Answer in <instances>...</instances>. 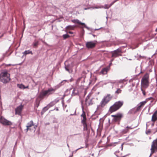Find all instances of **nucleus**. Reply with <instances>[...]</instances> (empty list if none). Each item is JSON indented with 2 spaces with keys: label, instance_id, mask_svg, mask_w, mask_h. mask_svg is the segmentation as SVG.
Segmentation results:
<instances>
[{
  "label": "nucleus",
  "instance_id": "nucleus-12",
  "mask_svg": "<svg viewBox=\"0 0 157 157\" xmlns=\"http://www.w3.org/2000/svg\"><path fill=\"white\" fill-rule=\"evenodd\" d=\"M112 116L114 117V120L116 121H117L120 120L122 116V115L121 113H118L115 115H112Z\"/></svg>",
  "mask_w": 157,
  "mask_h": 157
},
{
  "label": "nucleus",
  "instance_id": "nucleus-42",
  "mask_svg": "<svg viewBox=\"0 0 157 157\" xmlns=\"http://www.w3.org/2000/svg\"><path fill=\"white\" fill-rule=\"evenodd\" d=\"M65 69L69 73L70 72V71L69 70V67L68 66H66L65 67Z\"/></svg>",
  "mask_w": 157,
  "mask_h": 157
},
{
  "label": "nucleus",
  "instance_id": "nucleus-64",
  "mask_svg": "<svg viewBox=\"0 0 157 157\" xmlns=\"http://www.w3.org/2000/svg\"><path fill=\"white\" fill-rule=\"evenodd\" d=\"M70 81H71V80H70Z\"/></svg>",
  "mask_w": 157,
  "mask_h": 157
},
{
  "label": "nucleus",
  "instance_id": "nucleus-62",
  "mask_svg": "<svg viewBox=\"0 0 157 157\" xmlns=\"http://www.w3.org/2000/svg\"><path fill=\"white\" fill-rule=\"evenodd\" d=\"M92 83V82H90V83Z\"/></svg>",
  "mask_w": 157,
  "mask_h": 157
},
{
  "label": "nucleus",
  "instance_id": "nucleus-49",
  "mask_svg": "<svg viewBox=\"0 0 157 157\" xmlns=\"http://www.w3.org/2000/svg\"><path fill=\"white\" fill-rule=\"evenodd\" d=\"M29 128L28 127H27V128L26 129V132H27L29 129H29Z\"/></svg>",
  "mask_w": 157,
  "mask_h": 157
},
{
  "label": "nucleus",
  "instance_id": "nucleus-16",
  "mask_svg": "<svg viewBox=\"0 0 157 157\" xmlns=\"http://www.w3.org/2000/svg\"><path fill=\"white\" fill-rule=\"evenodd\" d=\"M147 102V101L146 100L141 102L139 103L137 105V107L139 108L140 110H141V108L142 107H143L144 105H145V104Z\"/></svg>",
  "mask_w": 157,
  "mask_h": 157
},
{
  "label": "nucleus",
  "instance_id": "nucleus-18",
  "mask_svg": "<svg viewBox=\"0 0 157 157\" xmlns=\"http://www.w3.org/2000/svg\"><path fill=\"white\" fill-rule=\"evenodd\" d=\"M41 100L40 99H36L35 103V108H38Z\"/></svg>",
  "mask_w": 157,
  "mask_h": 157
},
{
  "label": "nucleus",
  "instance_id": "nucleus-54",
  "mask_svg": "<svg viewBox=\"0 0 157 157\" xmlns=\"http://www.w3.org/2000/svg\"><path fill=\"white\" fill-rule=\"evenodd\" d=\"M70 100L69 99H68L67 101V102H68V103H69L70 102Z\"/></svg>",
  "mask_w": 157,
  "mask_h": 157
},
{
  "label": "nucleus",
  "instance_id": "nucleus-11",
  "mask_svg": "<svg viewBox=\"0 0 157 157\" xmlns=\"http://www.w3.org/2000/svg\"><path fill=\"white\" fill-rule=\"evenodd\" d=\"M110 101L109 99H102L100 103L99 106L103 107Z\"/></svg>",
  "mask_w": 157,
  "mask_h": 157
},
{
  "label": "nucleus",
  "instance_id": "nucleus-45",
  "mask_svg": "<svg viewBox=\"0 0 157 157\" xmlns=\"http://www.w3.org/2000/svg\"><path fill=\"white\" fill-rule=\"evenodd\" d=\"M45 112L43 110H42L41 112V114L42 115Z\"/></svg>",
  "mask_w": 157,
  "mask_h": 157
},
{
  "label": "nucleus",
  "instance_id": "nucleus-3",
  "mask_svg": "<svg viewBox=\"0 0 157 157\" xmlns=\"http://www.w3.org/2000/svg\"><path fill=\"white\" fill-rule=\"evenodd\" d=\"M149 74L146 73L141 80V87L147 88L149 86Z\"/></svg>",
  "mask_w": 157,
  "mask_h": 157
},
{
  "label": "nucleus",
  "instance_id": "nucleus-55",
  "mask_svg": "<svg viewBox=\"0 0 157 157\" xmlns=\"http://www.w3.org/2000/svg\"><path fill=\"white\" fill-rule=\"evenodd\" d=\"M100 29H100H95V30H98V29Z\"/></svg>",
  "mask_w": 157,
  "mask_h": 157
},
{
  "label": "nucleus",
  "instance_id": "nucleus-17",
  "mask_svg": "<svg viewBox=\"0 0 157 157\" xmlns=\"http://www.w3.org/2000/svg\"><path fill=\"white\" fill-rule=\"evenodd\" d=\"M157 110L153 114L151 117V121H155L157 119Z\"/></svg>",
  "mask_w": 157,
  "mask_h": 157
},
{
  "label": "nucleus",
  "instance_id": "nucleus-58",
  "mask_svg": "<svg viewBox=\"0 0 157 157\" xmlns=\"http://www.w3.org/2000/svg\"><path fill=\"white\" fill-rule=\"evenodd\" d=\"M88 9V8H85L84 9L86 10H87Z\"/></svg>",
  "mask_w": 157,
  "mask_h": 157
},
{
  "label": "nucleus",
  "instance_id": "nucleus-40",
  "mask_svg": "<svg viewBox=\"0 0 157 157\" xmlns=\"http://www.w3.org/2000/svg\"><path fill=\"white\" fill-rule=\"evenodd\" d=\"M82 78V77H80V78H79L76 81V84H78L79 82H80V81L81 80V79Z\"/></svg>",
  "mask_w": 157,
  "mask_h": 157
},
{
  "label": "nucleus",
  "instance_id": "nucleus-50",
  "mask_svg": "<svg viewBox=\"0 0 157 157\" xmlns=\"http://www.w3.org/2000/svg\"><path fill=\"white\" fill-rule=\"evenodd\" d=\"M68 33L70 34H73V33L71 31H69L68 32Z\"/></svg>",
  "mask_w": 157,
  "mask_h": 157
},
{
  "label": "nucleus",
  "instance_id": "nucleus-39",
  "mask_svg": "<svg viewBox=\"0 0 157 157\" xmlns=\"http://www.w3.org/2000/svg\"><path fill=\"white\" fill-rule=\"evenodd\" d=\"M82 111H83V113H82V114L81 116V117H82L83 118V117H86V116L85 113V112H84V111H83V109H82Z\"/></svg>",
  "mask_w": 157,
  "mask_h": 157
},
{
  "label": "nucleus",
  "instance_id": "nucleus-20",
  "mask_svg": "<svg viewBox=\"0 0 157 157\" xmlns=\"http://www.w3.org/2000/svg\"><path fill=\"white\" fill-rule=\"evenodd\" d=\"M22 53L25 56L29 54H31L32 55L33 54L32 51L29 50L25 51L24 52H23Z\"/></svg>",
  "mask_w": 157,
  "mask_h": 157
},
{
  "label": "nucleus",
  "instance_id": "nucleus-7",
  "mask_svg": "<svg viewBox=\"0 0 157 157\" xmlns=\"http://www.w3.org/2000/svg\"><path fill=\"white\" fill-rule=\"evenodd\" d=\"M0 123L3 125L10 126L12 124V122L2 116L0 117Z\"/></svg>",
  "mask_w": 157,
  "mask_h": 157
},
{
  "label": "nucleus",
  "instance_id": "nucleus-52",
  "mask_svg": "<svg viewBox=\"0 0 157 157\" xmlns=\"http://www.w3.org/2000/svg\"><path fill=\"white\" fill-rule=\"evenodd\" d=\"M28 87H29V86H25V88H28Z\"/></svg>",
  "mask_w": 157,
  "mask_h": 157
},
{
  "label": "nucleus",
  "instance_id": "nucleus-44",
  "mask_svg": "<svg viewBox=\"0 0 157 157\" xmlns=\"http://www.w3.org/2000/svg\"><path fill=\"white\" fill-rule=\"evenodd\" d=\"M83 147H81L78 148L75 151V152H76L78 150L81 148H83Z\"/></svg>",
  "mask_w": 157,
  "mask_h": 157
},
{
  "label": "nucleus",
  "instance_id": "nucleus-2",
  "mask_svg": "<svg viewBox=\"0 0 157 157\" xmlns=\"http://www.w3.org/2000/svg\"><path fill=\"white\" fill-rule=\"evenodd\" d=\"M10 75L7 70H5L0 74V81L3 83H7L10 80Z\"/></svg>",
  "mask_w": 157,
  "mask_h": 157
},
{
  "label": "nucleus",
  "instance_id": "nucleus-46",
  "mask_svg": "<svg viewBox=\"0 0 157 157\" xmlns=\"http://www.w3.org/2000/svg\"><path fill=\"white\" fill-rule=\"evenodd\" d=\"M80 133L75 134H73V135H71V136H75V135H80Z\"/></svg>",
  "mask_w": 157,
  "mask_h": 157
},
{
  "label": "nucleus",
  "instance_id": "nucleus-26",
  "mask_svg": "<svg viewBox=\"0 0 157 157\" xmlns=\"http://www.w3.org/2000/svg\"><path fill=\"white\" fill-rule=\"evenodd\" d=\"M146 89V88H144L142 87H141V90L142 91L143 94V96H144V97H145V95H146V92L145 90V89Z\"/></svg>",
  "mask_w": 157,
  "mask_h": 157
},
{
  "label": "nucleus",
  "instance_id": "nucleus-41",
  "mask_svg": "<svg viewBox=\"0 0 157 157\" xmlns=\"http://www.w3.org/2000/svg\"><path fill=\"white\" fill-rule=\"evenodd\" d=\"M125 82H126V80L124 79H123L119 80L118 81V82L119 83H124Z\"/></svg>",
  "mask_w": 157,
  "mask_h": 157
},
{
  "label": "nucleus",
  "instance_id": "nucleus-29",
  "mask_svg": "<svg viewBox=\"0 0 157 157\" xmlns=\"http://www.w3.org/2000/svg\"><path fill=\"white\" fill-rule=\"evenodd\" d=\"M86 117H83V119L82 120L81 123L82 124L86 123Z\"/></svg>",
  "mask_w": 157,
  "mask_h": 157
},
{
  "label": "nucleus",
  "instance_id": "nucleus-38",
  "mask_svg": "<svg viewBox=\"0 0 157 157\" xmlns=\"http://www.w3.org/2000/svg\"><path fill=\"white\" fill-rule=\"evenodd\" d=\"M121 47H120V48H118L116 50H115V51L117 52L118 53H121V52L122 51L121 49Z\"/></svg>",
  "mask_w": 157,
  "mask_h": 157
},
{
  "label": "nucleus",
  "instance_id": "nucleus-36",
  "mask_svg": "<svg viewBox=\"0 0 157 157\" xmlns=\"http://www.w3.org/2000/svg\"><path fill=\"white\" fill-rule=\"evenodd\" d=\"M119 151H117L115 152L116 155L117 157H124L125 156H122L121 155L118 154L117 153H119Z\"/></svg>",
  "mask_w": 157,
  "mask_h": 157
},
{
  "label": "nucleus",
  "instance_id": "nucleus-23",
  "mask_svg": "<svg viewBox=\"0 0 157 157\" xmlns=\"http://www.w3.org/2000/svg\"><path fill=\"white\" fill-rule=\"evenodd\" d=\"M33 125H34V124L33 123V121H31L29 122H28L27 123L26 127H28L29 128H30Z\"/></svg>",
  "mask_w": 157,
  "mask_h": 157
},
{
  "label": "nucleus",
  "instance_id": "nucleus-53",
  "mask_svg": "<svg viewBox=\"0 0 157 157\" xmlns=\"http://www.w3.org/2000/svg\"><path fill=\"white\" fill-rule=\"evenodd\" d=\"M55 109H56L57 111L59 110V109H58V108H57V107L56 108H55Z\"/></svg>",
  "mask_w": 157,
  "mask_h": 157
},
{
  "label": "nucleus",
  "instance_id": "nucleus-34",
  "mask_svg": "<svg viewBox=\"0 0 157 157\" xmlns=\"http://www.w3.org/2000/svg\"><path fill=\"white\" fill-rule=\"evenodd\" d=\"M112 96L110 94H108L104 98H112Z\"/></svg>",
  "mask_w": 157,
  "mask_h": 157
},
{
  "label": "nucleus",
  "instance_id": "nucleus-14",
  "mask_svg": "<svg viewBox=\"0 0 157 157\" xmlns=\"http://www.w3.org/2000/svg\"><path fill=\"white\" fill-rule=\"evenodd\" d=\"M133 128L131 127L127 126L124 129L121 131V133L123 134H125L128 132L129 129H132Z\"/></svg>",
  "mask_w": 157,
  "mask_h": 157
},
{
  "label": "nucleus",
  "instance_id": "nucleus-57",
  "mask_svg": "<svg viewBox=\"0 0 157 157\" xmlns=\"http://www.w3.org/2000/svg\"><path fill=\"white\" fill-rule=\"evenodd\" d=\"M49 124V123H48L46 124Z\"/></svg>",
  "mask_w": 157,
  "mask_h": 157
},
{
  "label": "nucleus",
  "instance_id": "nucleus-15",
  "mask_svg": "<svg viewBox=\"0 0 157 157\" xmlns=\"http://www.w3.org/2000/svg\"><path fill=\"white\" fill-rule=\"evenodd\" d=\"M109 70V68L108 67L104 68H103L101 71L100 72V74L102 75L106 74L107 73Z\"/></svg>",
  "mask_w": 157,
  "mask_h": 157
},
{
  "label": "nucleus",
  "instance_id": "nucleus-61",
  "mask_svg": "<svg viewBox=\"0 0 157 157\" xmlns=\"http://www.w3.org/2000/svg\"><path fill=\"white\" fill-rule=\"evenodd\" d=\"M93 36H95V35H94V34H93Z\"/></svg>",
  "mask_w": 157,
  "mask_h": 157
},
{
  "label": "nucleus",
  "instance_id": "nucleus-56",
  "mask_svg": "<svg viewBox=\"0 0 157 157\" xmlns=\"http://www.w3.org/2000/svg\"><path fill=\"white\" fill-rule=\"evenodd\" d=\"M67 146L69 147V145H68V144H67Z\"/></svg>",
  "mask_w": 157,
  "mask_h": 157
},
{
  "label": "nucleus",
  "instance_id": "nucleus-60",
  "mask_svg": "<svg viewBox=\"0 0 157 157\" xmlns=\"http://www.w3.org/2000/svg\"><path fill=\"white\" fill-rule=\"evenodd\" d=\"M149 98H152V97H150Z\"/></svg>",
  "mask_w": 157,
  "mask_h": 157
},
{
  "label": "nucleus",
  "instance_id": "nucleus-63",
  "mask_svg": "<svg viewBox=\"0 0 157 157\" xmlns=\"http://www.w3.org/2000/svg\"><path fill=\"white\" fill-rule=\"evenodd\" d=\"M129 60H131V59H129Z\"/></svg>",
  "mask_w": 157,
  "mask_h": 157
},
{
  "label": "nucleus",
  "instance_id": "nucleus-22",
  "mask_svg": "<svg viewBox=\"0 0 157 157\" xmlns=\"http://www.w3.org/2000/svg\"><path fill=\"white\" fill-rule=\"evenodd\" d=\"M39 43V41H38L35 40L32 44V46L34 48L37 47Z\"/></svg>",
  "mask_w": 157,
  "mask_h": 157
},
{
  "label": "nucleus",
  "instance_id": "nucleus-48",
  "mask_svg": "<svg viewBox=\"0 0 157 157\" xmlns=\"http://www.w3.org/2000/svg\"><path fill=\"white\" fill-rule=\"evenodd\" d=\"M150 132V131L149 130H148L147 132H146V133L147 134H148V133H149Z\"/></svg>",
  "mask_w": 157,
  "mask_h": 157
},
{
  "label": "nucleus",
  "instance_id": "nucleus-37",
  "mask_svg": "<svg viewBox=\"0 0 157 157\" xmlns=\"http://www.w3.org/2000/svg\"><path fill=\"white\" fill-rule=\"evenodd\" d=\"M121 90L120 89H118L115 91V94H119L121 92Z\"/></svg>",
  "mask_w": 157,
  "mask_h": 157
},
{
  "label": "nucleus",
  "instance_id": "nucleus-35",
  "mask_svg": "<svg viewBox=\"0 0 157 157\" xmlns=\"http://www.w3.org/2000/svg\"><path fill=\"white\" fill-rule=\"evenodd\" d=\"M62 104L63 105V109H64L65 108H66L67 105H65L64 104V101L63 100L62 101Z\"/></svg>",
  "mask_w": 157,
  "mask_h": 157
},
{
  "label": "nucleus",
  "instance_id": "nucleus-19",
  "mask_svg": "<svg viewBox=\"0 0 157 157\" xmlns=\"http://www.w3.org/2000/svg\"><path fill=\"white\" fill-rule=\"evenodd\" d=\"M71 21L73 23H78V24H80L81 25H85V23H83L81 22L78 19H74L71 20Z\"/></svg>",
  "mask_w": 157,
  "mask_h": 157
},
{
  "label": "nucleus",
  "instance_id": "nucleus-8",
  "mask_svg": "<svg viewBox=\"0 0 157 157\" xmlns=\"http://www.w3.org/2000/svg\"><path fill=\"white\" fill-rule=\"evenodd\" d=\"M97 44L96 40L87 42L86 44V47L88 48H94Z\"/></svg>",
  "mask_w": 157,
  "mask_h": 157
},
{
  "label": "nucleus",
  "instance_id": "nucleus-27",
  "mask_svg": "<svg viewBox=\"0 0 157 157\" xmlns=\"http://www.w3.org/2000/svg\"><path fill=\"white\" fill-rule=\"evenodd\" d=\"M83 126V130L84 131H87L88 130L87 125L86 123L82 124Z\"/></svg>",
  "mask_w": 157,
  "mask_h": 157
},
{
  "label": "nucleus",
  "instance_id": "nucleus-1",
  "mask_svg": "<svg viewBox=\"0 0 157 157\" xmlns=\"http://www.w3.org/2000/svg\"><path fill=\"white\" fill-rule=\"evenodd\" d=\"M67 82V80H63L59 84L55 86L54 88H50L47 90L42 91L40 95L43 97L46 96L53 93L56 89L59 88L62 85L64 84Z\"/></svg>",
  "mask_w": 157,
  "mask_h": 157
},
{
  "label": "nucleus",
  "instance_id": "nucleus-21",
  "mask_svg": "<svg viewBox=\"0 0 157 157\" xmlns=\"http://www.w3.org/2000/svg\"><path fill=\"white\" fill-rule=\"evenodd\" d=\"M75 27V26L70 25L67 26L65 29L66 30H74Z\"/></svg>",
  "mask_w": 157,
  "mask_h": 157
},
{
  "label": "nucleus",
  "instance_id": "nucleus-10",
  "mask_svg": "<svg viewBox=\"0 0 157 157\" xmlns=\"http://www.w3.org/2000/svg\"><path fill=\"white\" fill-rule=\"evenodd\" d=\"M130 82H132V87L135 86L136 87L139 82V80L137 78L132 79L130 80Z\"/></svg>",
  "mask_w": 157,
  "mask_h": 157
},
{
  "label": "nucleus",
  "instance_id": "nucleus-4",
  "mask_svg": "<svg viewBox=\"0 0 157 157\" xmlns=\"http://www.w3.org/2000/svg\"><path fill=\"white\" fill-rule=\"evenodd\" d=\"M124 102L123 101H118L111 106L109 110V111L112 113L115 112L119 109L123 105Z\"/></svg>",
  "mask_w": 157,
  "mask_h": 157
},
{
  "label": "nucleus",
  "instance_id": "nucleus-24",
  "mask_svg": "<svg viewBox=\"0 0 157 157\" xmlns=\"http://www.w3.org/2000/svg\"><path fill=\"white\" fill-rule=\"evenodd\" d=\"M119 55L115 50L113 51V53L112 54V57H117L119 56Z\"/></svg>",
  "mask_w": 157,
  "mask_h": 157
},
{
  "label": "nucleus",
  "instance_id": "nucleus-25",
  "mask_svg": "<svg viewBox=\"0 0 157 157\" xmlns=\"http://www.w3.org/2000/svg\"><path fill=\"white\" fill-rule=\"evenodd\" d=\"M103 6H93L91 7V8H92L93 9H99V8H103Z\"/></svg>",
  "mask_w": 157,
  "mask_h": 157
},
{
  "label": "nucleus",
  "instance_id": "nucleus-9",
  "mask_svg": "<svg viewBox=\"0 0 157 157\" xmlns=\"http://www.w3.org/2000/svg\"><path fill=\"white\" fill-rule=\"evenodd\" d=\"M23 106L24 105H22V104L18 106L15 109V114H16L18 115H20Z\"/></svg>",
  "mask_w": 157,
  "mask_h": 157
},
{
  "label": "nucleus",
  "instance_id": "nucleus-28",
  "mask_svg": "<svg viewBox=\"0 0 157 157\" xmlns=\"http://www.w3.org/2000/svg\"><path fill=\"white\" fill-rule=\"evenodd\" d=\"M56 104V102H52L50 103L49 104H48L47 105L49 106V108L53 106L55 104Z\"/></svg>",
  "mask_w": 157,
  "mask_h": 157
},
{
  "label": "nucleus",
  "instance_id": "nucleus-59",
  "mask_svg": "<svg viewBox=\"0 0 157 157\" xmlns=\"http://www.w3.org/2000/svg\"><path fill=\"white\" fill-rule=\"evenodd\" d=\"M155 31L156 32H157V28L156 29V30H155Z\"/></svg>",
  "mask_w": 157,
  "mask_h": 157
},
{
  "label": "nucleus",
  "instance_id": "nucleus-6",
  "mask_svg": "<svg viewBox=\"0 0 157 157\" xmlns=\"http://www.w3.org/2000/svg\"><path fill=\"white\" fill-rule=\"evenodd\" d=\"M80 101L82 104V109H83V106L84 105L88 106L93 104L92 99H82V100Z\"/></svg>",
  "mask_w": 157,
  "mask_h": 157
},
{
  "label": "nucleus",
  "instance_id": "nucleus-33",
  "mask_svg": "<svg viewBox=\"0 0 157 157\" xmlns=\"http://www.w3.org/2000/svg\"><path fill=\"white\" fill-rule=\"evenodd\" d=\"M49 108V106L47 105L44 107L42 110H44L45 112L47 111Z\"/></svg>",
  "mask_w": 157,
  "mask_h": 157
},
{
  "label": "nucleus",
  "instance_id": "nucleus-30",
  "mask_svg": "<svg viewBox=\"0 0 157 157\" xmlns=\"http://www.w3.org/2000/svg\"><path fill=\"white\" fill-rule=\"evenodd\" d=\"M78 93V91L77 90H74L72 93V95L73 96L75 95L76 94H77Z\"/></svg>",
  "mask_w": 157,
  "mask_h": 157
},
{
  "label": "nucleus",
  "instance_id": "nucleus-47",
  "mask_svg": "<svg viewBox=\"0 0 157 157\" xmlns=\"http://www.w3.org/2000/svg\"><path fill=\"white\" fill-rule=\"evenodd\" d=\"M124 144V143H123L121 145V150H122L123 148V145Z\"/></svg>",
  "mask_w": 157,
  "mask_h": 157
},
{
  "label": "nucleus",
  "instance_id": "nucleus-31",
  "mask_svg": "<svg viewBox=\"0 0 157 157\" xmlns=\"http://www.w3.org/2000/svg\"><path fill=\"white\" fill-rule=\"evenodd\" d=\"M18 86L19 88L21 89H25V86L22 84H18Z\"/></svg>",
  "mask_w": 157,
  "mask_h": 157
},
{
  "label": "nucleus",
  "instance_id": "nucleus-51",
  "mask_svg": "<svg viewBox=\"0 0 157 157\" xmlns=\"http://www.w3.org/2000/svg\"><path fill=\"white\" fill-rule=\"evenodd\" d=\"M33 126H34V128H36L37 127V125H34Z\"/></svg>",
  "mask_w": 157,
  "mask_h": 157
},
{
  "label": "nucleus",
  "instance_id": "nucleus-32",
  "mask_svg": "<svg viewBox=\"0 0 157 157\" xmlns=\"http://www.w3.org/2000/svg\"><path fill=\"white\" fill-rule=\"evenodd\" d=\"M69 36H70L67 34H64L63 35V38L64 39H66L68 38Z\"/></svg>",
  "mask_w": 157,
  "mask_h": 157
},
{
  "label": "nucleus",
  "instance_id": "nucleus-13",
  "mask_svg": "<svg viewBox=\"0 0 157 157\" xmlns=\"http://www.w3.org/2000/svg\"><path fill=\"white\" fill-rule=\"evenodd\" d=\"M139 108H138L137 106L132 109L129 111L128 113L129 114H134L136 112L140 111Z\"/></svg>",
  "mask_w": 157,
  "mask_h": 157
},
{
  "label": "nucleus",
  "instance_id": "nucleus-5",
  "mask_svg": "<svg viewBox=\"0 0 157 157\" xmlns=\"http://www.w3.org/2000/svg\"><path fill=\"white\" fill-rule=\"evenodd\" d=\"M151 150V153L150 157L151 156L152 154L157 151V138L153 140L152 143Z\"/></svg>",
  "mask_w": 157,
  "mask_h": 157
},
{
  "label": "nucleus",
  "instance_id": "nucleus-43",
  "mask_svg": "<svg viewBox=\"0 0 157 157\" xmlns=\"http://www.w3.org/2000/svg\"><path fill=\"white\" fill-rule=\"evenodd\" d=\"M84 25V27H85V28H86L87 29L89 30L90 29V28L87 27L86 26V25H85H85Z\"/></svg>",
  "mask_w": 157,
  "mask_h": 157
}]
</instances>
